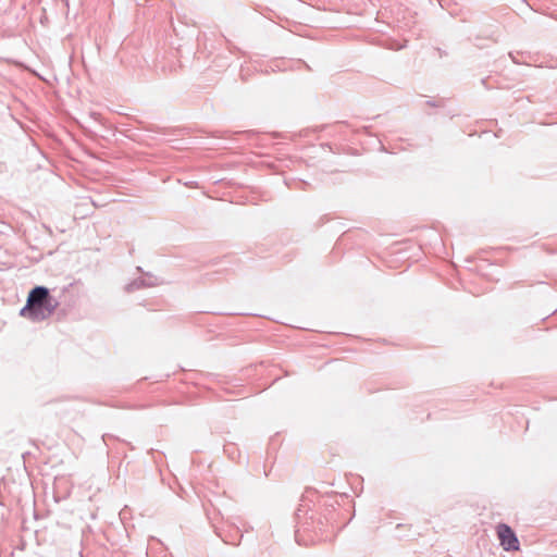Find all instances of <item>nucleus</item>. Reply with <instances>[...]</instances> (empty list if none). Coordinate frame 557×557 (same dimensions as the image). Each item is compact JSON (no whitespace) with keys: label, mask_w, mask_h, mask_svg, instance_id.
<instances>
[{"label":"nucleus","mask_w":557,"mask_h":557,"mask_svg":"<svg viewBox=\"0 0 557 557\" xmlns=\"http://www.w3.org/2000/svg\"><path fill=\"white\" fill-rule=\"evenodd\" d=\"M55 309L52 298L46 287L37 286L30 290L26 306L21 310L22 315L33 320H44L52 314Z\"/></svg>","instance_id":"nucleus-1"},{"label":"nucleus","mask_w":557,"mask_h":557,"mask_svg":"<svg viewBox=\"0 0 557 557\" xmlns=\"http://www.w3.org/2000/svg\"><path fill=\"white\" fill-rule=\"evenodd\" d=\"M497 535L500 541L502 546L506 550L510 549H518L519 548V541L512 530L507 527L506 524H500L497 528Z\"/></svg>","instance_id":"nucleus-2"}]
</instances>
